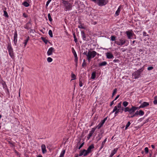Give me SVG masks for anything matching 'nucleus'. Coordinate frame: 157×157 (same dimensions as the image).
Listing matches in <instances>:
<instances>
[{
  "label": "nucleus",
  "instance_id": "f257e3e1",
  "mask_svg": "<svg viewBox=\"0 0 157 157\" xmlns=\"http://www.w3.org/2000/svg\"><path fill=\"white\" fill-rule=\"evenodd\" d=\"M97 54V53L95 51H89L86 54V58L88 62H90L91 59L94 58Z\"/></svg>",
  "mask_w": 157,
  "mask_h": 157
},
{
  "label": "nucleus",
  "instance_id": "f03ea898",
  "mask_svg": "<svg viewBox=\"0 0 157 157\" xmlns=\"http://www.w3.org/2000/svg\"><path fill=\"white\" fill-rule=\"evenodd\" d=\"M143 69L141 68L136 71L132 74V76L135 79L138 78L140 76V74L143 71Z\"/></svg>",
  "mask_w": 157,
  "mask_h": 157
},
{
  "label": "nucleus",
  "instance_id": "7ed1b4c3",
  "mask_svg": "<svg viewBox=\"0 0 157 157\" xmlns=\"http://www.w3.org/2000/svg\"><path fill=\"white\" fill-rule=\"evenodd\" d=\"M121 102L119 103L117 106H116L114 107V109L112 112L111 113H113L115 112V116H116L117 115V113L120 112V109H118V108H119L121 107Z\"/></svg>",
  "mask_w": 157,
  "mask_h": 157
},
{
  "label": "nucleus",
  "instance_id": "20e7f679",
  "mask_svg": "<svg viewBox=\"0 0 157 157\" xmlns=\"http://www.w3.org/2000/svg\"><path fill=\"white\" fill-rule=\"evenodd\" d=\"M127 40L123 38L119 39L118 40L115 41L114 43L118 46H121L124 44L126 42Z\"/></svg>",
  "mask_w": 157,
  "mask_h": 157
},
{
  "label": "nucleus",
  "instance_id": "39448f33",
  "mask_svg": "<svg viewBox=\"0 0 157 157\" xmlns=\"http://www.w3.org/2000/svg\"><path fill=\"white\" fill-rule=\"evenodd\" d=\"M7 49L8 51L9 54L12 59L14 58V54L13 49L10 44H9L7 47Z\"/></svg>",
  "mask_w": 157,
  "mask_h": 157
},
{
  "label": "nucleus",
  "instance_id": "423d86ee",
  "mask_svg": "<svg viewBox=\"0 0 157 157\" xmlns=\"http://www.w3.org/2000/svg\"><path fill=\"white\" fill-rule=\"evenodd\" d=\"M72 52L74 55V57H75V66L77 68L78 66V58L77 56V55L76 53V52L74 48H71Z\"/></svg>",
  "mask_w": 157,
  "mask_h": 157
},
{
  "label": "nucleus",
  "instance_id": "0eeeda50",
  "mask_svg": "<svg viewBox=\"0 0 157 157\" xmlns=\"http://www.w3.org/2000/svg\"><path fill=\"white\" fill-rule=\"evenodd\" d=\"M96 3L100 6L105 5L107 3V2L105 0H97Z\"/></svg>",
  "mask_w": 157,
  "mask_h": 157
},
{
  "label": "nucleus",
  "instance_id": "6e6552de",
  "mask_svg": "<svg viewBox=\"0 0 157 157\" xmlns=\"http://www.w3.org/2000/svg\"><path fill=\"white\" fill-rule=\"evenodd\" d=\"M63 3L64 5V6L66 7V8L67 10H70L72 7L70 3H68L65 1H63Z\"/></svg>",
  "mask_w": 157,
  "mask_h": 157
},
{
  "label": "nucleus",
  "instance_id": "1a4fd4ad",
  "mask_svg": "<svg viewBox=\"0 0 157 157\" xmlns=\"http://www.w3.org/2000/svg\"><path fill=\"white\" fill-rule=\"evenodd\" d=\"M107 117H106L103 120H102L98 125L97 127L96 128H98V129H100L103 125L105 121L107 119Z\"/></svg>",
  "mask_w": 157,
  "mask_h": 157
},
{
  "label": "nucleus",
  "instance_id": "9d476101",
  "mask_svg": "<svg viewBox=\"0 0 157 157\" xmlns=\"http://www.w3.org/2000/svg\"><path fill=\"white\" fill-rule=\"evenodd\" d=\"M149 105V103L147 102H143L141 105L138 107L139 109L141 108H144L145 107H147Z\"/></svg>",
  "mask_w": 157,
  "mask_h": 157
},
{
  "label": "nucleus",
  "instance_id": "9b49d317",
  "mask_svg": "<svg viewBox=\"0 0 157 157\" xmlns=\"http://www.w3.org/2000/svg\"><path fill=\"white\" fill-rule=\"evenodd\" d=\"M94 148V145L92 144L90 145L86 150L88 154L90 153L92 151V150Z\"/></svg>",
  "mask_w": 157,
  "mask_h": 157
},
{
  "label": "nucleus",
  "instance_id": "f8f14e48",
  "mask_svg": "<svg viewBox=\"0 0 157 157\" xmlns=\"http://www.w3.org/2000/svg\"><path fill=\"white\" fill-rule=\"evenodd\" d=\"M96 129V128H92L91 130L90 131L87 137L88 140L89 139L90 137L92 136Z\"/></svg>",
  "mask_w": 157,
  "mask_h": 157
},
{
  "label": "nucleus",
  "instance_id": "ddd939ff",
  "mask_svg": "<svg viewBox=\"0 0 157 157\" xmlns=\"http://www.w3.org/2000/svg\"><path fill=\"white\" fill-rule=\"evenodd\" d=\"M55 51V49L52 47L50 48L48 50L47 54L48 56H50L52 54V52Z\"/></svg>",
  "mask_w": 157,
  "mask_h": 157
},
{
  "label": "nucleus",
  "instance_id": "4468645a",
  "mask_svg": "<svg viewBox=\"0 0 157 157\" xmlns=\"http://www.w3.org/2000/svg\"><path fill=\"white\" fill-rule=\"evenodd\" d=\"M139 109L138 107H136L134 106H132V108L130 109L129 112L130 114H132L134 113L136 110Z\"/></svg>",
  "mask_w": 157,
  "mask_h": 157
},
{
  "label": "nucleus",
  "instance_id": "2eb2a0df",
  "mask_svg": "<svg viewBox=\"0 0 157 157\" xmlns=\"http://www.w3.org/2000/svg\"><path fill=\"white\" fill-rule=\"evenodd\" d=\"M32 23L31 22L29 21L28 22L26 25L25 26L24 28L27 29H30L31 28Z\"/></svg>",
  "mask_w": 157,
  "mask_h": 157
},
{
  "label": "nucleus",
  "instance_id": "dca6fc26",
  "mask_svg": "<svg viewBox=\"0 0 157 157\" xmlns=\"http://www.w3.org/2000/svg\"><path fill=\"white\" fill-rule=\"evenodd\" d=\"M126 34L128 36V38L129 39L132 38L133 33L130 31H128L126 32Z\"/></svg>",
  "mask_w": 157,
  "mask_h": 157
},
{
  "label": "nucleus",
  "instance_id": "f3484780",
  "mask_svg": "<svg viewBox=\"0 0 157 157\" xmlns=\"http://www.w3.org/2000/svg\"><path fill=\"white\" fill-rule=\"evenodd\" d=\"M88 155L86 150L84 149L82 151H81L80 153L79 154V156H81L83 155L84 156H86Z\"/></svg>",
  "mask_w": 157,
  "mask_h": 157
},
{
  "label": "nucleus",
  "instance_id": "a211bd4d",
  "mask_svg": "<svg viewBox=\"0 0 157 157\" xmlns=\"http://www.w3.org/2000/svg\"><path fill=\"white\" fill-rule=\"evenodd\" d=\"M106 56L108 59H112L114 57L113 55L110 52H107L106 54Z\"/></svg>",
  "mask_w": 157,
  "mask_h": 157
},
{
  "label": "nucleus",
  "instance_id": "6ab92c4d",
  "mask_svg": "<svg viewBox=\"0 0 157 157\" xmlns=\"http://www.w3.org/2000/svg\"><path fill=\"white\" fill-rule=\"evenodd\" d=\"M41 148L42 153L43 154L47 152L45 145L44 144H42L41 146Z\"/></svg>",
  "mask_w": 157,
  "mask_h": 157
},
{
  "label": "nucleus",
  "instance_id": "aec40b11",
  "mask_svg": "<svg viewBox=\"0 0 157 157\" xmlns=\"http://www.w3.org/2000/svg\"><path fill=\"white\" fill-rule=\"evenodd\" d=\"M118 150V148H115L113 150L110 155L109 157H112L117 151Z\"/></svg>",
  "mask_w": 157,
  "mask_h": 157
},
{
  "label": "nucleus",
  "instance_id": "412c9836",
  "mask_svg": "<svg viewBox=\"0 0 157 157\" xmlns=\"http://www.w3.org/2000/svg\"><path fill=\"white\" fill-rule=\"evenodd\" d=\"M17 32L15 33L14 36V43L15 44L17 41Z\"/></svg>",
  "mask_w": 157,
  "mask_h": 157
},
{
  "label": "nucleus",
  "instance_id": "4be33fe9",
  "mask_svg": "<svg viewBox=\"0 0 157 157\" xmlns=\"http://www.w3.org/2000/svg\"><path fill=\"white\" fill-rule=\"evenodd\" d=\"M121 6H120L118 7L117 10L116 11V12H115V14L116 16H117L119 15V13L121 11Z\"/></svg>",
  "mask_w": 157,
  "mask_h": 157
},
{
  "label": "nucleus",
  "instance_id": "5701e85b",
  "mask_svg": "<svg viewBox=\"0 0 157 157\" xmlns=\"http://www.w3.org/2000/svg\"><path fill=\"white\" fill-rule=\"evenodd\" d=\"M107 140V138H106L101 143V146L100 147V150L101 149L104 147L105 144Z\"/></svg>",
  "mask_w": 157,
  "mask_h": 157
},
{
  "label": "nucleus",
  "instance_id": "b1692460",
  "mask_svg": "<svg viewBox=\"0 0 157 157\" xmlns=\"http://www.w3.org/2000/svg\"><path fill=\"white\" fill-rule=\"evenodd\" d=\"M107 64V62L106 61H103L99 64V66H105Z\"/></svg>",
  "mask_w": 157,
  "mask_h": 157
},
{
  "label": "nucleus",
  "instance_id": "393cba45",
  "mask_svg": "<svg viewBox=\"0 0 157 157\" xmlns=\"http://www.w3.org/2000/svg\"><path fill=\"white\" fill-rule=\"evenodd\" d=\"M29 40V36H28L26 39L24 40V46L25 47L26 46L27 44V43L28 41Z\"/></svg>",
  "mask_w": 157,
  "mask_h": 157
},
{
  "label": "nucleus",
  "instance_id": "a878e982",
  "mask_svg": "<svg viewBox=\"0 0 157 157\" xmlns=\"http://www.w3.org/2000/svg\"><path fill=\"white\" fill-rule=\"evenodd\" d=\"M79 28H81L82 29H85L86 27L83 24H81L79 22Z\"/></svg>",
  "mask_w": 157,
  "mask_h": 157
},
{
  "label": "nucleus",
  "instance_id": "bb28decb",
  "mask_svg": "<svg viewBox=\"0 0 157 157\" xmlns=\"http://www.w3.org/2000/svg\"><path fill=\"white\" fill-rule=\"evenodd\" d=\"M96 74L95 72H93L91 74V78L92 79H94L95 78Z\"/></svg>",
  "mask_w": 157,
  "mask_h": 157
},
{
  "label": "nucleus",
  "instance_id": "cd10ccee",
  "mask_svg": "<svg viewBox=\"0 0 157 157\" xmlns=\"http://www.w3.org/2000/svg\"><path fill=\"white\" fill-rule=\"evenodd\" d=\"M81 35L83 40H85L86 36L84 32L81 31Z\"/></svg>",
  "mask_w": 157,
  "mask_h": 157
},
{
  "label": "nucleus",
  "instance_id": "c85d7f7f",
  "mask_svg": "<svg viewBox=\"0 0 157 157\" xmlns=\"http://www.w3.org/2000/svg\"><path fill=\"white\" fill-rule=\"evenodd\" d=\"M22 5L26 7L29 6V4L26 2H23L22 3Z\"/></svg>",
  "mask_w": 157,
  "mask_h": 157
},
{
  "label": "nucleus",
  "instance_id": "c756f323",
  "mask_svg": "<svg viewBox=\"0 0 157 157\" xmlns=\"http://www.w3.org/2000/svg\"><path fill=\"white\" fill-rule=\"evenodd\" d=\"M65 152V150H63L60 153V155L59 157H63Z\"/></svg>",
  "mask_w": 157,
  "mask_h": 157
},
{
  "label": "nucleus",
  "instance_id": "7c9ffc66",
  "mask_svg": "<svg viewBox=\"0 0 157 157\" xmlns=\"http://www.w3.org/2000/svg\"><path fill=\"white\" fill-rule=\"evenodd\" d=\"M116 37L114 36H111L110 37V40H111L112 41H116Z\"/></svg>",
  "mask_w": 157,
  "mask_h": 157
},
{
  "label": "nucleus",
  "instance_id": "2f4dec72",
  "mask_svg": "<svg viewBox=\"0 0 157 157\" xmlns=\"http://www.w3.org/2000/svg\"><path fill=\"white\" fill-rule=\"evenodd\" d=\"M71 77L72 79H71V81L76 79V76L75 74H73V72H72L71 73Z\"/></svg>",
  "mask_w": 157,
  "mask_h": 157
},
{
  "label": "nucleus",
  "instance_id": "473e14b6",
  "mask_svg": "<svg viewBox=\"0 0 157 157\" xmlns=\"http://www.w3.org/2000/svg\"><path fill=\"white\" fill-rule=\"evenodd\" d=\"M41 39L46 44H47L48 42V40L46 39L45 38L43 37H41Z\"/></svg>",
  "mask_w": 157,
  "mask_h": 157
},
{
  "label": "nucleus",
  "instance_id": "72a5a7b5",
  "mask_svg": "<svg viewBox=\"0 0 157 157\" xmlns=\"http://www.w3.org/2000/svg\"><path fill=\"white\" fill-rule=\"evenodd\" d=\"M139 113V115L142 116L144 115V112L142 110H140L139 111V113Z\"/></svg>",
  "mask_w": 157,
  "mask_h": 157
},
{
  "label": "nucleus",
  "instance_id": "f704fd0d",
  "mask_svg": "<svg viewBox=\"0 0 157 157\" xmlns=\"http://www.w3.org/2000/svg\"><path fill=\"white\" fill-rule=\"evenodd\" d=\"M48 17L49 20L50 21H52V19L51 17L50 14V13H48Z\"/></svg>",
  "mask_w": 157,
  "mask_h": 157
},
{
  "label": "nucleus",
  "instance_id": "c9c22d12",
  "mask_svg": "<svg viewBox=\"0 0 157 157\" xmlns=\"http://www.w3.org/2000/svg\"><path fill=\"white\" fill-rule=\"evenodd\" d=\"M48 34L51 37H53V34L52 31L51 30H50L48 31Z\"/></svg>",
  "mask_w": 157,
  "mask_h": 157
},
{
  "label": "nucleus",
  "instance_id": "e433bc0d",
  "mask_svg": "<svg viewBox=\"0 0 157 157\" xmlns=\"http://www.w3.org/2000/svg\"><path fill=\"white\" fill-rule=\"evenodd\" d=\"M4 16L7 17H9V15H8L7 13L5 10H4Z\"/></svg>",
  "mask_w": 157,
  "mask_h": 157
},
{
  "label": "nucleus",
  "instance_id": "4c0bfd02",
  "mask_svg": "<svg viewBox=\"0 0 157 157\" xmlns=\"http://www.w3.org/2000/svg\"><path fill=\"white\" fill-rule=\"evenodd\" d=\"M130 124L131 123L130 122L128 121L126 125L125 130H126L130 126Z\"/></svg>",
  "mask_w": 157,
  "mask_h": 157
},
{
  "label": "nucleus",
  "instance_id": "58836bf2",
  "mask_svg": "<svg viewBox=\"0 0 157 157\" xmlns=\"http://www.w3.org/2000/svg\"><path fill=\"white\" fill-rule=\"evenodd\" d=\"M47 60L48 62L50 63L52 61V59L51 58L49 57L48 58Z\"/></svg>",
  "mask_w": 157,
  "mask_h": 157
},
{
  "label": "nucleus",
  "instance_id": "ea45409f",
  "mask_svg": "<svg viewBox=\"0 0 157 157\" xmlns=\"http://www.w3.org/2000/svg\"><path fill=\"white\" fill-rule=\"evenodd\" d=\"M123 104L124 106V107H125L128 105V102H127L126 101H125L123 102Z\"/></svg>",
  "mask_w": 157,
  "mask_h": 157
},
{
  "label": "nucleus",
  "instance_id": "a19ab883",
  "mask_svg": "<svg viewBox=\"0 0 157 157\" xmlns=\"http://www.w3.org/2000/svg\"><path fill=\"white\" fill-rule=\"evenodd\" d=\"M117 91V89H115L113 90V91L112 93V97H113L114 96V95L116 94Z\"/></svg>",
  "mask_w": 157,
  "mask_h": 157
},
{
  "label": "nucleus",
  "instance_id": "79ce46f5",
  "mask_svg": "<svg viewBox=\"0 0 157 157\" xmlns=\"http://www.w3.org/2000/svg\"><path fill=\"white\" fill-rule=\"evenodd\" d=\"M130 109L128 107H126L125 108V109H124V111L125 112H129V110H130Z\"/></svg>",
  "mask_w": 157,
  "mask_h": 157
},
{
  "label": "nucleus",
  "instance_id": "37998d69",
  "mask_svg": "<svg viewBox=\"0 0 157 157\" xmlns=\"http://www.w3.org/2000/svg\"><path fill=\"white\" fill-rule=\"evenodd\" d=\"M52 0H48V1L47 2L46 4V7H47L49 3Z\"/></svg>",
  "mask_w": 157,
  "mask_h": 157
},
{
  "label": "nucleus",
  "instance_id": "c03bdc74",
  "mask_svg": "<svg viewBox=\"0 0 157 157\" xmlns=\"http://www.w3.org/2000/svg\"><path fill=\"white\" fill-rule=\"evenodd\" d=\"M144 150H145V152L146 153H148V148L147 147H146L145 148Z\"/></svg>",
  "mask_w": 157,
  "mask_h": 157
},
{
  "label": "nucleus",
  "instance_id": "a18cd8bd",
  "mask_svg": "<svg viewBox=\"0 0 157 157\" xmlns=\"http://www.w3.org/2000/svg\"><path fill=\"white\" fill-rule=\"evenodd\" d=\"M153 67L152 66H150V67H147V70H152V69H153Z\"/></svg>",
  "mask_w": 157,
  "mask_h": 157
},
{
  "label": "nucleus",
  "instance_id": "49530a36",
  "mask_svg": "<svg viewBox=\"0 0 157 157\" xmlns=\"http://www.w3.org/2000/svg\"><path fill=\"white\" fill-rule=\"evenodd\" d=\"M153 103L155 105H157V100H156V99H155L153 102Z\"/></svg>",
  "mask_w": 157,
  "mask_h": 157
},
{
  "label": "nucleus",
  "instance_id": "de8ad7c7",
  "mask_svg": "<svg viewBox=\"0 0 157 157\" xmlns=\"http://www.w3.org/2000/svg\"><path fill=\"white\" fill-rule=\"evenodd\" d=\"M84 144V142H83L79 146V149L83 146Z\"/></svg>",
  "mask_w": 157,
  "mask_h": 157
},
{
  "label": "nucleus",
  "instance_id": "09e8293b",
  "mask_svg": "<svg viewBox=\"0 0 157 157\" xmlns=\"http://www.w3.org/2000/svg\"><path fill=\"white\" fill-rule=\"evenodd\" d=\"M119 61V60L118 59H115L113 60V62L114 63L118 62Z\"/></svg>",
  "mask_w": 157,
  "mask_h": 157
},
{
  "label": "nucleus",
  "instance_id": "8fccbe9b",
  "mask_svg": "<svg viewBox=\"0 0 157 157\" xmlns=\"http://www.w3.org/2000/svg\"><path fill=\"white\" fill-rule=\"evenodd\" d=\"M23 16L24 17H25V18L27 17H28L27 15L25 13H23Z\"/></svg>",
  "mask_w": 157,
  "mask_h": 157
},
{
  "label": "nucleus",
  "instance_id": "3c124183",
  "mask_svg": "<svg viewBox=\"0 0 157 157\" xmlns=\"http://www.w3.org/2000/svg\"><path fill=\"white\" fill-rule=\"evenodd\" d=\"M139 113V111H136L134 114L136 116L138 115H139V113Z\"/></svg>",
  "mask_w": 157,
  "mask_h": 157
},
{
  "label": "nucleus",
  "instance_id": "603ef678",
  "mask_svg": "<svg viewBox=\"0 0 157 157\" xmlns=\"http://www.w3.org/2000/svg\"><path fill=\"white\" fill-rule=\"evenodd\" d=\"M114 101L113 100L110 103V106H112V105H113L114 104Z\"/></svg>",
  "mask_w": 157,
  "mask_h": 157
},
{
  "label": "nucleus",
  "instance_id": "864d4df0",
  "mask_svg": "<svg viewBox=\"0 0 157 157\" xmlns=\"http://www.w3.org/2000/svg\"><path fill=\"white\" fill-rule=\"evenodd\" d=\"M74 41H75V42L76 43H77V38H76V36H75Z\"/></svg>",
  "mask_w": 157,
  "mask_h": 157
},
{
  "label": "nucleus",
  "instance_id": "5fc2aeb1",
  "mask_svg": "<svg viewBox=\"0 0 157 157\" xmlns=\"http://www.w3.org/2000/svg\"><path fill=\"white\" fill-rule=\"evenodd\" d=\"M119 96H120L119 95H117V96L114 99V101H115V100H116L119 97Z\"/></svg>",
  "mask_w": 157,
  "mask_h": 157
},
{
  "label": "nucleus",
  "instance_id": "6e6d98bb",
  "mask_svg": "<svg viewBox=\"0 0 157 157\" xmlns=\"http://www.w3.org/2000/svg\"><path fill=\"white\" fill-rule=\"evenodd\" d=\"M86 65V63L85 62H83V63H82V66L83 67H84Z\"/></svg>",
  "mask_w": 157,
  "mask_h": 157
},
{
  "label": "nucleus",
  "instance_id": "4d7b16f0",
  "mask_svg": "<svg viewBox=\"0 0 157 157\" xmlns=\"http://www.w3.org/2000/svg\"><path fill=\"white\" fill-rule=\"evenodd\" d=\"M147 33L145 32H144L143 33V35L144 36H146Z\"/></svg>",
  "mask_w": 157,
  "mask_h": 157
},
{
  "label": "nucleus",
  "instance_id": "13d9d810",
  "mask_svg": "<svg viewBox=\"0 0 157 157\" xmlns=\"http://www.w3.org/2000/svg\"><path fill=\"white\" fill-rule=\"evenodd\" d=\"M101 136H100V137H99V138L98 139V141L100 140H101V137H102V134H101Z\"/></svg>",
  "mask_w": 157,
  "mask_h": 157
},
{
  "label": "nucleus",
  "instance_id": "bf43d9fd",
  "mask_svg": "<svg viewBox=\"0 0 157 157\" xmlns=\"http://www.w3.org/2000/svg\"><path fill=\"white\" fill-rule=\"evenodd\" d=\"M136 116L134 114V115H133L131 116L130 117H131V118H132Z\"/></svg>",
  "mask_w": 157,
  "mask_h": 157
},
{
  "label": "nucleus",
  "instance_id": "052dcab7",
  "mask_svg": "<svg viewBox=\"0 0 157 157\" xmlns=\"http://www.w3.org/2000/svg\"><path fill=\"white\" fill-rule=\"evenodd\" d=\"M78 144H77V146H76L75 148V150H77L78 149Z\"/></svg>",
  "mask_w": 157,
  "mask_h": 157
},
{
  "label": "nucleus",
  "instance_id": "680f3d73",
  "mask_svg": "<svg viewBox=\"0 0 157 157\" xmlns=\"http://www.w3.org/2000/svg\"><path fill=\"white\" fill-rule=\"evenodd\" d=\"M151 147L153 148V149H154V148H155V147L153 145H151Z\"/></svg>",
  "mask_w": 157,
  "mask_h": 157
},
{
  "label": "nucleus",
  "instance_id": "e2e57ef3",
  "mask_svg": "<svg viewBox=\"0 0 157 157\" xmlns=\"http://www.w3.org/2000/svg\"><path fill=\"white\" fill-rule=\"evenodd\" d=\"M92 1L94 2L95 3H96V2H97V0H92Z\"/></svg>",
  "mask_w": 157,
  "mask_h": 157
},
{
  "label": "nucleus",
  "instance_id": "0e129e2a",
  "mask_svg": "<svg viewBox=\"0 0 157 157\" xmlns=\"http://www.w3.org/2000/svg\"><path fill=\"white\" fill-rule=\"evenodd\" d=\"M79 86L81 87L82 86V83H79Z\"/></svg>",
  "mask_w": 157,
  "mask_h": 157
},
{
  "label": "nucleus",
  "instance_id": "69168bd1",
  "mask_svg": "<svg viewBox=\"0 0 157 157\" xmlns=\"http://www.w3.org/2000/svg\"><path fill=\"white\" fill-rule=\"evenodd\" d=\"M20 90H21V89H20V90H19V96H20Z\"/></svg>",
  "mask_w": 157,
  "mask_h": 157
},
{
  "label": "nucleus",
  "instance_id": "338daca9",
  "mask_svg": "<svg viewBox=\"0 0 157 157\" xmlns=\"http://www.w3.org/2000/svg\"><path fill=\"white\" fill-rule=\"evenodd\" d=\"M135 42V40H134L132 41V45H133Z\"/></svg>",
  "mask_w": 157,
  "mask_h": 157
},
{
  "label": "nucleus",
  "instance_id": "774afa93",
  "mask_svg": "<svg viewBox=\"0 0 157 157\" xmlns=\"http://www.w3.org/2000/svg\"><path fill=\"white\" fill-rule=\"evenodd\" d=\"M75 157H78V154L76 155Z\"/></svg>",
  "mask_w": 157,
  "mask_h": 157
}]
</instances>
